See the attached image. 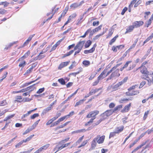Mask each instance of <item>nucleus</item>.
<instances>
[{
  "instance_id": "1",
  "label": "nucleus",
  "mask_w": 153,
  "mask_h": 153,
  "mask_svg": "<svg viewBox=\"0 0 153 153\" xmlns=\"http://www.w3.org/2000/svg\"><path fill=\"white\" fill-rule=\"evenodd\" d=\"M85 42V41H79L74 47V49L72 50L67 53L66 54H64L62 56V58H64L66 57L70 56L73 53L74 51H75L74 55V57H76V56L80 53L82 49Z\"/></svg>"
},
{
  "instance_id": "2",
  "label": "nucleus",
  "mask_w": 153,
  "mask_h": 153,
  "mask_svg": "<svg viewBox=\"0 0 153 153\" xmlns=\"http://www.w3.org/2000/svg\"><path fill=\"white\" fill-rule=\"evenodd\" d=\"M99 111L97 110H95L90 112L86 115L87 118L91 119L90 120L85 124V126H87L90 123H92L94 122V120L96 119V116L99 114Z\"/></svg>"
},
{
  "instance_id": "3",
  "label": "nucleus",
  "mask_w": 153,
  "mask_h": 153,
  "mask_svg": "<svg viewBox=\"0 0 153 153\" xmlns=\"http://www.w3.org/2000/svg\"><path fill=\"white\" fill-rule=\"evenodd\" d=\"M138 85L136 84L130 87L128 89V91L126 92L127 96H131L138 95L139 93V90H135V88H137Z\"/></svg>"
},
{
  "instance_id": "4",
  "label": "nucleus",
  "mask_w": 153,
  "mask_h": 153,
  "mask_svg": "<svg viewBox=\"0 0 153 153\" xmlns=\"http://www.w3.org/2000/svg\"><path fill=\"white\" fill-rule=\"evenodd\" d=\"M113 113L112 110L110 109L106 111L103 114L101 115L102 118H101L100 120L97 121L95 123V125H97L99 124L102 121L105 120L108 117L111 115Z\"/></svg>"
},
{
  "instance_id": "5",
  "label": "nucleus",
  "mask_w": 153,
  "mask_h": 153,
  "mask_svg": "<svg viewBox=\"0 0 153 153\" xmlns=\"http://www.w3.org/2000/svg\"><path fill=\"white\" fill-rule=\"evenodd\" d=\"M128 79V78L127 77H125L121 81L119 82L114 85L112 88V89L113 91H116L118 89L120 86L124 84L127 82Z\"/></svg>"
},
{
  "instance_id": "6",
  "label": "nucleus",
  "mask_w": 153,
  "mask_h": 153,
  "mask_svg": "<svg viewBox=\"0 0 153 153\" xmlns=\"http://www.w3.org/2000/svg\"><path fill=\"white\" fill-rule=\"evenodd\" d=\"M120 69L117 68L114 71H112V73L109 77L108 78V80L114 78L118 77L120 75L119 73Z\"/></svg>"
},
{
  "instance_id": "7",
  "label": "nucleus",
  "mask_w": 153,
  "mask_h": 153,
  "mask_svg": "<svg viewBox=\"0 0 153 153\" xmlns=\"http://www.w3.org/2000/svg\"><path fill=\"white\" fill-rule=\"evenodd\" d=\"M131 64L129 65V67L128 70L129 71L131 70L134 68L136 66L132 62V61L131 60L127 61L124 64L123 66V68H127L129 64Z\"/></svg>"
},
{
  "instance_id": "8",
  "label": "nucleus",
  "mask_w": 153,
  "mask_h": 153,
  "mask_svg": "<svg viewBox=\"0 0 153 153\" xmlns=\"http://www.w3.org/2000/svg\"><path fill=\"white\" fill-rule=\"evenodd\" d=\"M107 69H105L101 73L100 75L98 77L99 79L101 80L106 77L111 72L110 70L107 73Z\"/></svg>"
},
{
  "instance_id": "9",
  "label": "nucleus",
  "mask_w": 153,
  "mask_h": 153,
  "mask_svg": "<svg viewBox=\"0 0 153 153\" xmlns=\"http://www.w3.org/2000/svg\"><path fill=\"white\" fill-rule=\"evenodd\" d=\"M69 9V6L68 5L65 8L64 10L62 11V13L61 14L60 16L59 17L58 20L56 21H55V23H58L60 22L61 20V18L62 17H64L66 14L67 13Z\"/></svg>"
},
{
  "instance_id": "10",
  "label": "nucleus",
  "mask_w": 153,
  "mask_h": 153,
  "mask_svg": "<svg viewBox=\"0 0 153 153\" xmlns=\"http://www.w3.org/2000/svg\"><path fill=\"white\" fill-rule=\"evenodd\" d=\"M144 24V22L142 21H136L133 23V25L134 28H138L143 25Z\"/></svg>"
},
{
  "instance_id": "11",
  "label": "nucleus",
  "mask_w": 153,
  "mask_h": 153,
  "mask_svg": "<svg viewBox=\"0 0 153 153\" xmlns=\"http://www.w3.org/2000/svg\"><path fill=\"white\" fill-rule=\"evenodd\" d=\"M18 61L20 62L19 65V66L20 68H21L22 69L27 64L25 60L20 58H19L18 60Z\"/></svg>"
},
{
  "instance_id": "12",
  "label": "nucleus",
  "mask_w": 153,
  "mask_h": 153,
  "mask_svg": "<svg viewBox=\"0 0 153 153\" xmlns=\"http://www.w3.org/2000/svg\"><path fill=\"white\" fill-rule=\"evenodd\" d=\"M96 43L94 44L93 47L90 49L88 50H85L84 51V53L85 54H88L90 53H92L95 50V48L97 46Z\"/></svg>"
},
{
  "instance_id": "13",
  "label": "nucleus",
  "mask_w": 153,
  "mask_h": 153,
  "mask_svg": "<svg viewBox=\"0 0 153 153\" xmlns=\"http://www.w3.org/2000/svg\"><path fill=\"white\" fill-rule=\"evenodd\" d=\"M131 106V103L126 105L124 108L121 110V112L122 113H124L128 112Z\"/></svg>"
},
{
  "instance_id": "14",
  "label": "nucleus",
  "mask_w": 153,
  "mask_h": 153,
  "mask_svg": "<svg viewBox=\"0 0 153 153\" xmlns=\"http://www.w3.org/2000/svg\"><path fill=\"white\" fill-rule=\"evenodd\" d=\"M98 139V137L95 138L91 143V147L90 149L91 150L93 149L96 147L97 145L96 141Z\"/></svg>"
},
{
  "instance_id": "15",
  "label": "nucleus",
  "mask_w": 153,
  "mask_h": 153,
  "mask_svg": "<svg viewBox=\"0 0 153 153\" xmlns=\"http://www.w3.org/2000/svg\"><path fill=\"white\" fill-rule=\"evenodd\" d=\"M98 137V139L97 140V142L99 144H102L103 143L104 140L105 136L104 135H103L101 136H100L99 135H97L96 137Z\"/></svg>"
},
{
  "instance_id": "16",
  "label": "nucleus",
  "mask_w": 153,
  "mask_h": 153,
  "mask_svg": "<svg viewBox=\"0 0 153 153\" xmlns=\"http://www.w3.org/2000/svg\"><path fill=\"white\" fill-rule=\"evenodd\" d=\"M134 28L133 25L129 26L126 29L125 34L129 33L133 31Z\"/></svg>"
},
{
  "instance_id": "17",
  "label": "nucleus",
  "mask_w": 153,
  "mask_h": 153,
  "mask_svg": "<svg viewBox=\"0 0 153 153\" xmlns=\"http://www.w3.org/2000/svg\"><path fill=\"white\" fill-rule=\"evenodd\" d=\"M84 14L82 15H80L79 17L77 20V22L76 24V25H78L81 24L84 21L83 18L84 16Z\"/></svg>"
},
{
  "instance_id": "18",
  "label": "nucleus",
  "mask_w": 153,
  "mask_h": 153,
  "mask_svg": "<svg viewBox=\"0 0 153 153\" xmlns=\"http://www.w3.org/2000/svg\"><path fill=\"white\" fill-rule=\"evenodd\" d=\"M70 61L61 62L58 66V69L61 70L62 68L68 65Z\"/></svg>"
},
{
  "instance_id": "19",
  "label": "nucleus",
  "mask_w": 153,
  "mask_h": 153,
  "mask_svg": "<svg viewBox=\"0 0 153 153\" xmlns=\"http://www.w3.org/2000/svg\"><path fill=\"white\" fill-rule=\"evenodd\" d=\"M22 97L21 96H17L16 97V99L14 100L15 103H21L23 102V100L22 99Z\"/></svg>"
},
{
  "instance_id": "20",
  "label": "nucleus",
  "mask_w": 153,
  "mask_h": 153,
  "mask_svg": "<svg viewBox=\"0 0 153 153\" xmlns=\"http://www.w3.org/2000/svg\"><path fill=\"white\" fill-rule=\"evenodd\" d=\"M124 129V126H123L117 127L115 128V132L117 134H119L122 132Z\"/></svg>"
},
{
  "instance_id": "21",
  "label": "nucleus",
  "mask_w": 153,
  "mask_h": 153,
  "mask_svg": "<svg viewBox=\"0 0 153 153\" xmlns=\"http://www.w3.org/2000/svg\"><path fill=\"white\" fill-rule=\"evenodd\" d=\"M138 39H136L134 42L133 44L131 45L128 49L126 51L127 52H129L133 48H135L138 41Z\"/></svg>"
},
{
  "instance_id": "22",
  "label": "nucleus",
  "mask_w": 153,
  "mask_h": 153,
  "mask_svg": "<svg viewBox=\"0 0 153 153\" xmlns=\"http://www.w3.org/2000/svg\"><path fill=\"white\" fill-rule=\"evenodd\" d=\"M102 88H95V89H92L89 92L90 95H92L97 92L101 90Z\"/></svg>"
},
{
  "instance_id": "23",
  "label": "nucleus",
  "mask_w": 153,
  "mask_h": 153,
  "mask_svg": "<svg viewBox=\"0 0 153 153\" xmlns=\"http://www.w3.org/2000/svg\"><path fill=\"white\" fill-rule=\"evenodd\" d=\"M147 80L149 84L151 85L153 84V72L149 74V79H147Z\"/></svg>"
},
{
  "instance_id": "24",
  "label": "nucleus",
  "mask_w": 153,
  "mask_h": 153,
  "mask_svg": "<svg viewBox=\"0 0 153 153\" xmlns=\"http://www.w3.org/2000/svg\"><path fill=\"white\" fill-rule=\"evenodd\" d=\"M53 108V106L50 105L49 106L43 110L42 111V113L43 114H45L47 113L51 110Z\"/></svg>"
},
{
  "instance_id": "25",
  "label": "nucleus",
  "mask_w": 153,
  "mask_h": 153,
  "mask_svg": "<svg viewBox=\"0 0 153 153\" xmlns=\"http://www.w3.org/2000/svg\"><path fill=\"white\" fill-rule=\"evenodd\" d=\"M142 74V75L141 76V78L144 79H149V72L143 73Z\"/></svg>"
},
{
  "instance_id": "26",
  "label": "nucleus",
  "mask_w": 153,
  "mask_h": 153,
  "mask_svg": "<svg viewBox=\"0 0 153 153\" xmlns=\"http://www.w3.org/2000/svg\"><path fill=\"white\" fill-rule=\"evenodd\" d=\"M123 107V105H119L116 106L113 110H112L113 113H117L119 111L120 109Z\"/></svg>"
},
{
  "instance_id": "27",
  "label": "nucleus",
  "mask_w": 153,
  "mask_h": 153,
  "mask_svg": "<svg viewBox=\"0 0 153 153\" xmlns=\"http://www.w3.org/2000/svg\"><path fill=\"white\" fill-rule=\"evenodd\" d=\"M139 68L140 69V72L142 74L149 72L146 67L140 66Z\"/></svg>"
},
{
  "instance_id": "28",
  "label": "nucleus",
  "mask_w": 153,
  "mask_h": 153,
  "mask_svg": "<svg viewBox=\"0 0 153 153\" xmlns=\"http://www.w3.org/2000/svg\"><path fill=\"white\" fill-rule=\"evenodd\" d=\"M113 32L114 30L113 29L111 28L109 29L108 30V33L106 35V38L108 39L110 38L113 34Z\"/></svg>"
},
{
  "instance_id": "29",
  "label": "nucleus",
  "mask_w": 153,
  "mask_h": 153,
  "mask_svg": "<svg viewBox=\"0 0 153 153\" xmlns=\"http://www.w3.org/2000/svg\"><path fill=\"white\" fill-rule=\"evenodd\" d=\"M118 35H117L112 38L109 42V45H111L112 44L116 41L118 37Z\"/></svg>"
},
{
  "instance_id": "30",
  "label": "nucleus",
  "mask_w": 153,
  "mask_h": 153,
  "mask_svg": "<svg viewBox=\"0 0 153 153\" xmlns=\"http://www.w3.org/2000/svg\"><path fill=\"white\" fill-rule=\"evenodd\" d=\"M30 51H28L26 53H25L23 56L20 57V58L22 59H24L27 58L28 56L30 55Z\"/></svg>"
},
{
  "instance_id": "31",
  "label": "nucleus",
  "mask_w": 153,
  "mask_h": 153,
  "mask_svg": "<svg viewBox=\"0 0 153 153\" xmlns=\"http://www.w3.org/2000/svg\"><path fill=\"white\" fill-rule=\"evenodd\" d=\"M40 121V120L39 119L36 121L31 126V128H30V129H31V130L32 131L33 130V129H34L37 126V125L39 123Z\"/></svg>"
},
{
  "instance_id": "32",
  "label": "nucleus",
  "mask_w": 153,
  "mask_h": 153,
  "mask_svg": "<svg viewBox=\"0 0 153 153\" xmlns=\"http://www.w3.org/2000/svg\"><path fill=\"white\" fill-rule=\"evenodd\" d=\"M102 27V25H99V26L95 28L93 30V34L96 32H98L99 30H100L101 29Z\"/></svg>"
},
{
  "instance_id": "33",
  "label": "nucleus",
  "mask_w": 153,
  "mask_h": 153,
  "mask_svg": "<svg viewBox=\"0 0 153 153\" xmlns=\"http://www.w3.org/2000/svg\"><path fill=\"white\" fill-rule=\"evenodd\" d=\"M92 42L91 40H89L86 41L85 43L84 47L85 48H88L91 44Z\"/></svg>"
},
{
  "instance_id": "34",
  "label": "nucleus",
  "mask_w": 153,
  "mask_h": 153,
  "mask_svg": "<svg viewBox=\"0 0 153 153\" xmlns=\"http://www.w3.org/2000/svg\"><path fill=\"white\" fill-rule=\"evenodd\" d=\"M36 84H34L31 85L27 87V91L30 90V92L34 90L36 88L34 86Z\"/></svg>"
},
{
  "instance_id": "35",
  "label": "nucleus",
  "mask_w": 153,
  "mask_h": 153,
  "mask_svg": "<svg viewBox=\"0 0 153 153\" xmlns=\"http://www.w3.org/2000/svg\"><path fill=\"white\" fill-rule=\"evenodd\" d=\"M77 15L76 13H73L68 17V18L71 21L73 19L76 18Z\"/></svg>"
},
{
  "instance_id": "36",
  "label": "nucleus",
  "mask_w": 153,
  "mask_h": 153,
  "mask_svg": "<svg viewBox=\"0 0 153 153\" xmlns=\"http://www.w3.org/2000/svg\"><path fill=\"white\" fill-rule=\"evenodd\" d=\"M153 38V33L151 35L148 37L143 42V45H144L147 42L151 39Z\"/></svg>"
},
{
  "instance_id": "37",
  "label": "nucleus",
  "mask_w": 153,
  "mask_h": 153,
  "mask_svg": "<svg viewBox=\"0 0 153 153\" xmlns=\"http://www.w3.org/2000/svg\"><path fill=\"white\" fill-rule=\"evenodd\" d=\"M82 64L85 67H88L90 65V62L88 60H85L82 62Z\"/></svg>"
},
{
  "instance_id": "38",
  "label": "nucleus",
  "mask_w": 153,
  "mask_h": 153,
  "mask_svg": "<svg viewBox=\"0 0 153 153\" xmlns=\"http://www.w3.org/2000/svg\"><path fill=\"white\" fill-rule=\"evenodd\" d=\"M88 140H86L83 141L81 143V145L78 147V148H80L82 147L85 146L88 143Z\"/></svg>"
},
{
  "instance_id": "39",
  "label": "nucleus",
  "mask_w": 153,
  "mask_h": 153,
  "mask_svg": "<svg viewBox=\"0 0 153 153\" xmlns=\"http://www.w3.org/2000/svg\"><path fill=\"white\" fill-rule=\"evenodd\" d=\"M150 112V110H148L145 112L143 118V120H145L146 119Z\"/></svg>"
},
{
  "instance_id": "40",
  "label": "nucleus",
  "mask_w": 153,
  "mask_h": 153,
  "mask_svg": "<svg viewBox=\"0 0 153 153\" xmlns=\"http://www.w3.org/2000/svg\"><path fill=\"white\" fill-rule=\"evenodd\" d=\"M85 100V99H82L79 100V101L77 102L74 105L75 107H76L79 105H80L83 103V102Z\"/></svg>"
},
{
  "instance_id": "41",
  "label": "nucleus",
  "mask_w": 153,
  "mask_h": 153,
  "mask_svg": "<svg viewBox=\"0 0 153 153\" xmlns=\"http://www.w3.org/2000/svg\"><path fill=\"white\" fill-rule=\"evenodd\" d=\"M81 5V4H79L76 3H74L70 5V7L73 9H75L76 8L78 7L79 6Z\"/></svg>"
},
{
  "instance_id": "42",
  "label": "nucleus",
  "mask_w": 153,
  "mask_h": 153,
  "mask_svg": "<svg viewBox=\"0 0 153 153\" xmlns=\"http://www.w3.org/2000/svg\"><path fill=\"white\" fill-rule=\"evenodd\" d=\"M34 136V134L31 135L27 137L25 140H24V143H26L30 141V140H31V139Z\"/></svg>"
},
{
  "instance_id": "43",
  "label": "nucleus",
  "mask_w": 153,
  "mask_h": 153,
  "mask_svg": "<svg viewBox=\"0 0 153 153\" xmlns=\"http://www.w3.org/2000/svg\"><path fill=\"white\" fill-rule=\"evenodd\" d=\"M50 145L48 143L40 147L42 151L45 150L47 149L49 146Z\"/></svg>"
},
{
  "instance_id": "44",
  "label": "nucleus",
  "mask_w": 153,
  "mask_h": 153,
  "mask_svg": "<svg viewBox=\"0 0 153 153\" xmlns=\"http://www.w3.org/2000/svg\"><path fill=\"white\" fill-rule=\"evenodd\" d=\"M42 54H39L36 58V60H40L41 59L44 58L45 56V55H42Z\"/></svg>"
},
{
  "instance_id": "45",
  "label": "nucleus",
  "mask_w": 153,
  "mask_h": 153,
  "mask_svg": "<svg viewBox=\"0 0 153 153\" xmlns=\"http://www.w3.org/2000/svg\"><path fill=\"white\" fill-rule=\"evenodd\" d=\"M66 118H67V117L66 115L61 117L56 121V122L58 124H59L60 122L63 121Z\"/></svg>"
},
{
  "instance_id": "46",
  "label": "nucleus",
  "mask_w": 153,
  "mask_h": 153,
  "mask_svg": "<svg viewBox=\"0 0 153 153\" xmlns=\"http://www.w3.org/2000/svg\"><path fill=\"white\" fill-rule=\"evenodd\" d=\"M38 78L37 79L35 80L32 81L30 82H28L27 83H25L22 86V87H24L25 86H27L35 82V81H36L37 80H38Z\"/></svg>"
},
{
  "instance_id": "47",
  "label": "nucleus",
  "mask_w": 153,
  "mask_h": 153,
  "mask_svg": "<svg viewBox=\"0 0 153 153\" xmlns=\"http://www.w3.org/2000/svg\"><path fill=\"white\" fill-rule=\"evenodd\" d=\"M24 143V141L23 140L21 141L15 145L16 148H19L21 147V146L23 144V143Z\"/></svg>"
},
{
  "instance_id": "48",
  "label": "nucleus",
  "mask_w": 153,
  "mask_h": 153,
  "mask_svg": "<svg viewBox=\"0 0 153 153\" xmlns=\"http://www.w3.org/2000/svg\"><path fill=\"white\" fill-rule=\"evenodd\" d=\"M105 33V32H103L102 33L96 35L94 38V39L96 40L98 39L100 36L103 35Z\"/></svg>"
},
{
  "instance_id": "49",
  "label": "nucleus",
  "mask_w": 153,
  "mask_h": 153,
  "mask_svg": "<svg viewBox=\"0 0 153 153\" xmlns=\"http://www.w3.org/2000/svg\"><path fill=\"white\" fill-rule=\"evenodd\" d=\"M122 63L117 64L116 65L114 66L110 70L111 72L112 71H114L115 69H117V68Z\"/></svg>"
},
{
  "instance_id": "50",
  "label": "nucleus",
  "mask_w": 153,
  "mask_h": 153,
  "mask_svg": "<svg viewBox=\"0 0 153 153\" xmlns=\"http://www.w3.org/2000/svg\"><path fill=\"white\" fill-rule=\"evenodd\" d=\"M9 2H8L6 1H3V2H1L0 3V5H3L4 7H5L7 6L9 4Z\"/></svg>"
},
{
  "instance_id": "51",
  "label": "nucleus",
  "mask_w": 153,
  "mask_h": 153,
  "mask_svg": "<svg viewBox=\"0 0 153 153\" xmlns=\"http://www.w3.org/2000/svg\"><path fill=\"white\" fill-rule=\"evenodd\" d=\"M85 131V129H82L76 131H73L72 132V134H75V133H78L81 132H83Z\"/></svg>"
},
{
  "instance_id": "52",
  "label": "nucleus",
  "mask_w": 153,
  "mask_h": 153,
  "mask_svg": "<svg viewBox=\"0 0 153 153\" xmlns=\"http://www.w3.org/2000/svg\"><path fill=\"white\" fill-rule=\"evenodd\" d=\"M55 120L53 119V118L49 120L48 122L46 123L47 126L50 125Z\"/></svg>"
},
{
  "instance_id": "53",
  "label": "nucleus",
  "mask_w": 153,
  "mask_h": 153,
  "mask_svg": "<svg viewBox=\"0 0 153 153\" xmlns=\"http://www.w3.org/2000/svg\"><path fill=\"white\" fill-rule=\"evenodd\" d=\"M7 104V103L6 101L5 100H3L0 103V106H5Z\"/></svg>"
},
{
  "instance_id": "54",
  "label": "nucleus",
  "mask_w": 153,
  "mask_h": 153,
  "mask_svg": "<svg viewBox=\"0 0 153 153\" xmlns=\"http://www.w3.org/2000/svg\"><path fill=\"white\" fill-rule=\"evenodd\" d=\"M116 134L117 133L115 132V131L110 132L109 135V138L113 137L116 135Z\"/></svg>"
},
{
  "instance_id": "55",
  "label": "nucleus",
  "mask_w": 153,
  "mask_h": 153,
  "mask_svg": "<svg viewBox=\"0 0 153 153\" xmlns=\"http://www.w3.org/2000/svg\"><path fill=\"white\" fill-rule=\"evenodd\" d=\"M61 115V114L60 113H58L57 112L56 114V115L55 116L53 117V119L55 120H56V119H57L58 118H59V117H60Z\"/></svg>"
},
{
  "instance_id": "56",
  "label": "nucleus",
  "mask_w": 153,
  "mask_h": 153,
  "mask_svg": "<svg viewBox=\"0 0 153 153\" xmlns=\"http://www.w3.org/2000/svg\"><path fill=\"white\" fill-rule=\"evenodd\" d=\"M58 81L62 85H64L65 84V82L63 78L58 79Z\"/></svg>"
},
{
  "instance_id": "57",
  "label": "nucleus",
  "mask_w": 153,
  "mask_h": 153,
  "mask_svg": "<svg viewBox=\"0 0 153 153\" xmlns=\"http://www.w3.org/2000/svg\"><path fill=\"white\" fill-rule=\"evenodd\" d=\"M132 98H123V99H121L120 100V102L121 103H123V102L125 101H128L129 100H132Z\"/></svg>"
},
{
  "instance_id": "58",
  "label": "nucleus",
  "mask_w": 153,
  "mask_h": 153,
  "mask_svg": "<svg viewBox=\"0 0 153 153\" xmlns=\"http://www.w3.org/2000/svg\"><path fill=\"white\" fill-rule=\"evenodd\" d=\"M137 1V0H132L130 4L129 5V7H132L133 5L134 4H135V3H136V2Z\"/></svg>"
},
{
  "instance_id": "59",
  "label": "nucleus",
  "mask_w": 153,
  "mask_h": 153,
  "mask_svg": "<svg viewBox=\"0 0 153 153\" xmlns=\"http://www.w3.org/2000/svg\"><path fill=\"white\" fill-rule=\"evenodd\" d=\"M86 32L88 33V34L90 33V36H91L93 35V30H91V28H89L86 31Z\"/></svg>"
},
{
  "instance_id": "60",
  "label": "nucleus",
  "mask_w": 153,
  "mask_h": 153,
  "mask_svg": "<svg viewBox=\"0 0 153 153\" xmlns=\"http://www.w3.org/2000/svg\"><path fill=\"white\" fill-rule=\"evenodd\" d=\"M100 80V79H99L98 78H97V79L93 83L92 85L93 86H95L97 85L99 83Z\"/></svg>"
},
{
  "instance_id": "61",
  "label": "nucleus",
  "mask_w": 153,
  "mask_h": 153,
  "mask_svg": "<svg viewBox=\"0 0 153 153\" xmlns=\"http://www.w3.org/2000/svg\"><path fill=\"white\" fill-rule=\"evenodd\" d=\"M35 34L32 35L28 37L26 41L28 43L31 40L33 37L34 36Z\"/></svg>"
},
{
  "instance_id": "62",
  "label": "nucleus",
  "mask_w": 153,
  "mask_h": 153,
  "mask_svg": "<svg viewBox=\"0 0 153 153\" xmlns=\"http://www.w3.org/2000/svg\"><path fill=\"white\" fill-rule=\"evenodd\" d=\"M45 90V88L43 87L42 88L39 89L36 92V93L38 94H40L41 93L44 91Z\"/></svg>"
},
{
  "instance_id": "63",
  "label": "nucleus",
  "mask_w": 153,
  "mask_h": 153,
  "mask_svg": "<svg viewBox=\"0 0 153 153\" xmlns=\"http://www.w3.org/2000/svg\"><path fill=\"white\" fill-rule=\"evenodd\" d=\"M39 116V114L38 113L34 114L30 116V118L31 119H33L36 117H37Z\"/></svg>"
},
{
  "instance_id": "64",
  "label": "nucleus",
  "mask_w": 153,
  "mask_h": 153,
  "mask_svg": "<svg viewBox=\"0 0 153 153\" xmlns=\"http://www.w3.org/2000/svg\"><path fill=\"white\" fill-rule=\"evenodd\" d=\"M96 74L92 73L91 74L90 76L89 77L88 79L89 80H92L95 76Z\"/></svg>"
}]
</instances>
